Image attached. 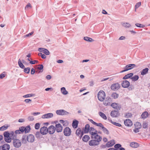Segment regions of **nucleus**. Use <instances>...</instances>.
Listing matches in <instances>:
<instances>
[{"mask_svg": "<svg viewBox=\"0 0 150 150\" xmlns=\"http://www.w3.org/2000/svg\"><path fill=\"white\" fill-rule=\"evenodd\" d=\"M122 146L121 145L119 144H115L114 146V147L115 149H118L119 148H120Z\"/></svg>", "mask_w": 150, "mask_h": 150, "instance_id": "obj_55", "label": "nucleus"}, {"mask_svg": "<svg viewBox=\"0 0 150 150\" xmlns=\"http://www.w3.org/2000/svg\"><path fill=\"white\" fill-rule=\"evenodd\" d=\"M41 133L40 131V132H36L35 134V136L37 138H40L41 136H42L41 135Z\"/></svg>", "mask_w": 150, "mask_h": 150, "instance_id": "obj_45", "label": "nucleus"}, {"mask_svg": "<svg viewBox=\"0 0 150 150\" xmlns=\"http://www.w3.org/2000/svg\"><path fill=\"white\" fill-rule=\"evenodd\" d=\"M61 93L64 95H66L68 93V92L66 90V88L64 87H63L61 88Z\"/></svg>", "mask_w": 150, "mask_h": 150, "instance_id": "obj_30", "label": "nucleus"}, {"mask_svg": "<svg viewBox=\"0 0 150 150\" xmlns=\"http://www.w3.org/2000/svg\"><path fill=\"white\" fill-rule=\"evenodd\" d=\"M141 5V2H138L135 5V9L136 10V9L137 8Z\"/></svg>", "mask_w": 150, "mask_h": 150, "instance_id": "obj_54", "label": "nucleus"}, {"mask_svg": "<svg viewBox=\"0 0 150 150\" xmlns=\"http://www.w3.org/2000/svg\"><path fill=\"white\" fill-rule=\"evenodd\" d=\"M8 127V126L7 125H5L0 127V131H3L6 130Z\"/></svg>", "mask_w": 150, "mask_h": 150, "instance_id": "obj_38", "label": "nucleus"}, {"mask_svg": "<svg viewBox=\"0 0 150 150\" xmlns=\"http://www.w3.org/2000/svg\"><path fill=\"white\" fill-rule=\"evenodd\" d=\"M105 94L103 90H100L98 93V100L101 101H103L105 98Z\"/></svg>", "mask_w": 150, "mask_h": 150, "instance_id": "obj_1", "label": "nucleus"}, {"mask_svg": "<svg viewBox=\"0 0 150 150\" xmlns=\"http://www.w3.org/2000/svg\"><path fill=\"white\" fill-rule=\"evenodd\" d=\"M122 25L125 28H129L131 26V25L128 23H122Z\"/></svg>", "mask_w": 150, "mask_h": 150, "instance_id": "obj_33", "label": "nucleus"}, {"mask_svg": "<svg viewBox=\"0 0 150 150\" xmlns=\"http://www.w3.org/2000/svg\"><path fill=\"white\" fill-rule=\"evenodd\" d=\"M46 55H49L50 54V52L47 49H45L43 52Z\"/></svg>", "mask_w": 150, "mask_h": 150, "instance_id": "obj_59", "label": "nucleus"}, {"mask_svg": "<svg viewBox=\"0 0 150 150\" xmlns=\"http://www.w3.org/2000/svg\"><path fill=\"white\" fill-rule=\"evenodd\" d=\"M24 71L26 74H29L30 70V67H27L26 68H24Z\"/></svg>", "mask_w": 150, "mask_h": 150, "instance_id": "obj_46", "label": "nucleus"}, {"mask_svg": "<svg viewBox=\"0 0 150 150\" xmlns=\"http://www.w3.org/2000/svg\"><path fill=\"white\" fill-rule=\"evenodd\" d=\"M110 105L112 108L116 109L117 110H120L121 108L120 105L115 103H112Z\"/></svg>", "mask_w": 150, "mask_h": 150, "instance_id": "obj_12", "label": "nucleus"}, {"mask_svg": "<svg viewBox=\"0 0 150 150\" xmlns=\"http://www.w3.org/2000/svg\"><path fill=\"white\" fill-rule=\"evenodd\" d=\"M41 134L42 135H45L48 132V128L47 127L43 126L40 129Z\"/></svg>", "mask_w": 150, "mask_h": 150, "instance_id": "obj_10", "label": "nucleus"}, {"mask_svg": "<svg viewBox=\"0 0 150 150\" xmlns=\"http://www.w3.org/2000/svg\"><path fill=\"white\" fill-rule=\"evenodd\" d=\"M56 112L57 115H67L69 114L68 112L63 109L57 110Z\"/></svg>", "mask_w": 150, "mask_h": 150, "instance_id": "obj_5", "label": "nucleus"}, {"mask_svg": "<svg viewBox=\"0 0 150 150\" xmlns=\"http://www.w3.org/2000/svg\"><path fill=\"white\" fill-rule=\"evenodd\" d=\"M115 143L113 140H111L108 142L106 144V146L107 147H110L112 146Z\"/></svg>", "mask_w": 150, "mask_h": 150, "instance_id": "obj_21", "label": "nucleus"}, {"mask_svg": "<svg viewBox=\"0 0 150 150\" xmlns=\"http://www.w3.org/2000/svg\"><path fill=\"white\" fill-rule=\"evenodd\" d=\"M120 87V84L119 83H116L112 84L111 86V88L112 90L115 91L118 90Z\"/></svg>", "mask_w": 150, "mask_h": 150, "instance_id": "obj_9", "label": "nucleus"}, {"mask_svg": "<svg viewBox=\"0 0 150 150\" xmlns=\"http://www.w3.org/2000/svg\"><path fill=\"white\" fill-rule=\"evenodd\" d=\"M55 131V128L53 125H51L48 128V132L50 134H53Z\"/></svg>", "mask_w": 150, "mask_h": 150, "instance_id": "obj_13", "label": "nucleus"}, {"mask_svg": "<svg viewBox=\"0 0 150 150\" xmlns=\"http://www.w3.org/2000/svg\"><path fill=\"white\" fill-rule=\"evenodd\" d=\"M27 136L25 135H23L22 139V143L25 144L26 143L27 141Z\"/></svg>", "mask_w": 150, "mask_h": 150, "instance_id": "obj_31", "label": "nucleus"}, {"mask_svg": "<svg viewBox=\"0 0 150 150\" xmlns=\"http://www.w3.org/2000/svg\"><path fill=\"white\" fill-rule=\"evenodd\" d=\"M111 96L114 99H115L117 98L118 97L119 95L116 93H112V94Z\"/></svg>", "mask_w": 150, "mask_h": 150, "instance_id": "obj_42", "label": "nucleus"}, {"mask_svg": "<svg viewBox=\"0 0 150 150\" xmlns=\"http://www.w3.org/2000/svg\"><path fill=\"white\" fill-rule=\"evenodd\" d=\"M10 149V145L7 144H4L0 147V149L2 150H9Z\"/></svg>", "mask_w": 150, "mask_h": 150, "instance_id": "obj_19", "label": "nucleus"}, {"mask_svg": "<svg viewBox=\"0 0 150 150\" xmlns=\"http://www.w3.org/2000/svg\"><path fill=\"white\" fill-rule=\"evenodd\" d=\"M89 144L90 146H95L98 145L100 144L99 141L92 139L89 142Z\"/></svg>", "mask_w": 150, "mask_h": 150, "instance_id": "obj_8", "label": "nucleus"}, {"mask_svg": "<svg viewBox=\"0 0 150 150\" xmlns=\"http://www.w3.org/2000/svg\"><path fill=\"white\" fill-rule=\"evenodd\" d=\"M10 136L11 139H16L15 138L16 137V134L13 131H12L10 133Z\"/></svg>", "mask_w": 150, "mask_h": 150, "instance_id": "obj_35", "label": "nucleus"}, {"mask_svg": "<svg viewBox=\"0 0 150 150\" xmlns=\"http://www.w3.org/2000/svg\"><path fill=\"white\" fill-rule=\"evenodd\" d=\"M133 73H130L125 75L123 78V79H127L130 78H131L133 76Z\"/></svg>", "mask_w": 150, "mask_h": 150, "instance_id": "obj_23", "label": "nucleus"}, {"mask_svg": "<svg viewBox=\"0 0 150 150\" xmlns=\"http://www.w3.org/2000/svg\"><path fill=\"white\" fill-rule=\"evenodd\" d=\"M128 87V90L129 91L132 90L134 88V86L132 85H129V86Z\"/></svg>", "mask_w": 150, "mask_h": 150, "instance_id": "obj_58", "label": "nucleus"}, {"mask_svg": "<svg viewBox=\"0 0 150 150\" xmlns=\"http://www.w3.org/2000/svg\"><path fill=\"white\" fill-rule=\"evenodd\" d=\"M27 141L29 142H33L34 140V136L31 134H30L27 136Z\"/></svg>", "mask_w": 150, "mask_h": 150, "instance_id": "obj_18", "label": "nucleus"}, {"mask_svg": "<svg viewBox=\"0 0 150 150\" xmlns=\"http://www.w3.org/2000/svg\"><path fill=\"white\" fill-rule=\"evenodd\" d=\"M136 67V65L134 64H130L126 65L124 68V69L120 72L122 73L125 71L131 70Z\"/></svg>", "mask_w": 150, "mask_h": 150, "instance_id": "obj_2", "label": "nucleus"}, {"mask_svg": "<svg viewBox=\"0 0 150 150\" xmlns=\"http://www.w3.org/2000/svg\"><path fill=\"white\" fill-rule=\"evenodd\" d=\"M38 61L36 60L31 61L30 62V63L31 64H34L38 62Z\"/></svg>", "mask_w": 150, "mask_h": 150, "instance_id": "obj_56", "label": "nucleus"}, {"mask_svg": "<svg viewBox=\"0 0 150 150\" xmlns=\"http://www.w3.org/2000/svg\"><path fill=\"white\" fill-rule=\"evenodd\" d=\"M11 139L10 136H9L8 138L4 137L5 141L7 143H10L11 141Z\"/></svg>", "mask_w": 150, "mask_h": 150, "instance_id": "obj_44", "label": "nucleus"}, {"mask_svg": "<svg viewBox=\"0 0 150 150\" xmlns=\"http://www.w3.org/2000/svg\"><path fill=\"white\" fill-rule=\"evenodd\" d=\"M19 131H20L21 133H23V132H25L24 127H21L19 128Z\"/></svg>", "mask_w": 150, "mask_h": 150, "instance_id": "obj_51", "label": "nucleus"}, {"mask_svg": "<svg viewBox=\"0 0 150 150\" xmlns=\"http://www.w3.org/2000/svg\"><path fill=\"white\" fill-rule=\"evenodd\" d=\"M24 101L26 103H30L31 101V100L30 99H26Z\"/></svg>", "mask_w": 150, "mask_h": 150, "instance_id": "obj_63", "label": "nucleus"}, {"mask_svg": "<svg viewBox=\"0 0 150 150\" xmlns=\"http://www.w3.org/2000/svg\"><path fill=\"white\" fill-rule=\"evenodd\" d=\"M97 132V131L96 130L95 132H92L91 133V138L94 139L96 140L99 141V143H100L102 139V137L98 134Z\"/></svg>", "mask_w": 150, "mask_h": 150, "instance_id": "obj_3", "label": "nucleus"}, {"mask_svg": "<svg viewBox=\"0 0 150 150\" xmlns=\"http://www.w3.org/2000/svg\"><path fill=\"white\" fill-rule=\"evenodd\" d=\"M10 133L8 131H5L4 132L3 135L4 137L8 138L9 136H10Z\"/></svg>", "mask_w": 150, "mask_h": 150, "instance_id": "obj_40", "label": "nucleus"}, {"mask_svg": "<svg viewBox=\"0 0 150 150\" xmlns=\"http://www.w3.org/2000/svg\"><path fill=\"white\" fill-rule=\"evenodd\" d=\"M13 145L15 147L18 148L20 147L21 146V141L18 139H14L13 142Z\"/></svg>", "mask_w": 150, "mask_h": 150, "instance_id": "obj_4", "label": "nucleus"}, {"mask_svg": "<svg viewBox=\"0 0 150 150\" xmlns=\"http://www.w3.org/2000/svg\"><path fill=\"white\" fill-rule=\"evenodd\" d=\"M149 115L147 111L144 112L141 115L142 118L144 119L147 118Z\"/></svg>", "mask_w": 150, "mask_h": 150, "instance_id": "obj_26", "label": "nucleus"}, {"mask_svg": "<svg viewBox=\"0 0 150 150\" xmlns=\"http://www.w3.org/2000/svg\"><path fill=\"white\" fill-rule=\"evenodd\" d=\"M110 122L113 125L118 127H120L121 126V125L120 124L116 122L113 121H112V120H110Z\"/></svg>", "mask_w": 150, "mask_h": 150, "instance_id": "obj_41", "label": "nucleus"}, {"mask_svg": "<svg viewBox=\"0 0 150 150\" xmlns=\"http://www.w3.org/2000/svg\"><path fill=\"white\" fill-rule=\"evenodd\" d=\"M81 132V129L80 128H79L78 129H77L76 132V135L79 137V136L80 135V133Z\"/></svg>", "mask_w": 150, "mask_h": 150, "instance_id": "obj_43", "label": "nucleus"}, {"mask_svg": "<svg viewBox=\"0 0 150 150\" xmlns=\"http://www.w3.org/2000/svg\"><path fill=\"white\" fill-rule=\"evenodd\" d=\"M18 63L19 66L21 68L24 69L25 68V66L21 62L20 59H18Z\"/></svg>", "mask_w": 150, "mask_h": 150, "instance_id": "obj_36", "label": "nucleus"}, {"mask_svg": "<svg viewBox=\"0 0 150 150\" xmlns=\"http://www.w3.org/2000/svg\"><path fill=\"white\" fill-rule=\"evenodd\" d=\"M90 139L89 136L88 135H85L82 138V140L85 142H87Z\"/></svg>", "mask_w": 150, "mask_h": 150, "instance_id": "obj_25", "label": "nucleus"}, {"mask_svg": "<svg viewBox=\"0 0 150 150\" xmlns=\"http://www.w3.org/2000/svg\"><path fill=\"white\" fill-rule=\"evenodd\" d=\"M34 33V32L32 31L31 33L26 34L24 35V37H28L30 36L31 35H33Z\"/></svg>", "mask_w": 150, "mask_h": 150, "instance_id": "obj_57", "label": "nucleus"}, {"mask_svg": "<svg viewBox=\"0 0 150 150\" xmlns=\"http://www.w3.org/2000/svg\"><path fill=\"white\" fill-rule=\"evenodd\" d=\"M135 25L137 27L140 28H144L145 27V25H144L138 23H136Z\"/></svg>", "mask_w": 150, "mask_h": 150, "instance_id": "obj_53", "label": "nucleus"}, {"mask_svg": "<svg viewBox=\"0 0 150 150\" xmlns=\"http://www.w3.org/2000/svg\"><path fill=\"white\" fill-rule=\"evenodd\" d=\"M132 117V114L129 112L126 113L125 115V117L126 118H131Z\"/></svg>", "mask_w": 150, "mask_h": 150, "instance_id": "obj_49", "label": "nucleus"}, {"mask_svg": "<svg viewBox=\"0 0 150 150\" xmlns=\"http://www.w3.org/2000/svg\"><path fill=\"white\" fill-rule=\"evenodd\" d=\"M139 76L137 75H135L133 77H132L130 79L132 80L133 81H137L139 79Z\"/></svg>", "mask_w": 150, "mask_h": 150, "instance_id": "obj_34", "label": "nucleus"}, {"mask_svg": "<svg viewBox=\"0 0 150 150\" xmlns=\"http://www.w3.org/2000/svg\"><path fill=\"white\" fill-rule=\"evenodd\" d=\"M137 125L138 126H137V128H136L134 130V132L135 133H137L139 132V129H140L141 127L142 126L141 125V123L139 122H137L135 125V127H136V125Z\"/></svg>", "mask_w": 150, "mask_h": 150, "instance_id": "obj_22", "label": "nucleus"}, {"mask_svg": "<svg viewBox=\"0 0 150 150\" xmlns=\"http://www.w3.org/2000/svg\"><path fill=\"white\" fill-rule=\"evenodd\" d=\"M89 127L90 125L89 124H87L85 125L84 130V132L85 133H86L89 132Z\"/></svg>", "mask_w": 150, "mask_h": 150, "instance_id": "obj_29", "label": "nucleus"}, {"mask_svg": "<svg viewBox=\"0 0 150 150\" xmlns=\"http://www.w3.org/2000/svg\"><path fill=\"white\" fill-rule=\"evenodd\" d=\"M39 67H38V69L39 70H42L43 68V66L42 64H39L38 65Z\"/></svg>", "mask_w": 150, "mask_h": 150, "instance_id": "obj_61", "label": "nucleus"}, {"mask_svg": "<svg viewBox=\"0 0 150 150\" xmlns=\"http://www.w3.org/2000/svg\"><path fill=\"white\" fill-rule=\"evenodd\" d=\"M149 70V69L147 68L143 69L141 72V75H143L146 74L148 73Z\"/></svg>", "mask_w": 150, "mask_h": 150, "instance_id": "obj_28", "label": "nucleus"}, {"mask_svg": "<svg viewBox=\"0 0 150 150\" xmlns=\"http://www.w3.org/2000/svg\"><path fill=\"white\" fill-rule=\"evenodd\" d=\"M71 129L68 127H66L64 129L63 133L64 135L66 136H69L71 133Z\"/></svg>", "mask_w": 150, "mask_h": 150, "instance_id": "obj_6", "label": "nucleus"}, {"mask_svg": "<svg viewBox=\"0 0 150 150\" xmlns=\"http://www.w3.org/2000/svg\"><path fill=\"white\" fill-rule=\"evenodd\" d=\"M40 126V124L39 123H37L35 124V128L36 129H39Z\"/></svg>", "mask_w": 150, "mask_h": 150, "instance_id": "obj_48", "label": "nucleus"}, {"mask_svg": "<svg viewBox=\"0 0 150 150\" xmlns=\"http://www.w3.org/2000/svg\"><path fill=\"white\" fill-rule=\"evenodd\" d=\"M125 125L127 126L130 127L132 125V122L131 120L129 119L125 120L124 122Z\"/></svg>", "mask_w": 150, "mask_h": 150, "instance_id": "obj_16", "label": "nucleus"}, {"mask_svg": "<svg viewBox=\"0 0 150 150\" xmlns=\"http://www.w3.org/2000/svg\"><path fill=\"white\" fill-rule=\"evenodd\" d=\"M45 49L43 48H40L38 49V50L41 52H43Z\"/></svg>", "mask_w": 150, "mask_h": 150, "instance_id": "obj_64", "label": "nucleus"}, {"mask_svg": "<svg viewBox=\"0 0 150 150\" xmlns=\"http://www.w3.org/2000/svg\"><path fill=\"white\" fill-rule=\"evenodd\" d=\"M99 115L104 119L106 120L107 119V117L106 116L103 112H99Z\"/></svg>", "mask_w": 150, "mask_h": 150, "instance_id": "obj_32", "label": "nucleus"}, {"mask_svg": "<svg viewBox=\"0 0 150 150\" xmlns=\"http://www.w3.org/2000/svg\"><path fill=\"white\" fill-rule=\"evenodd\" d=\"M78 121L76 120H73L72 123V126L74 128H76L78 126Z\"/></svg>", "mask_w": 150, "mask_h": 150, "instance_id": "obj_24", "label": "nucleus"}, {"mask_svg": "<svg viewBox=\"0 0 150 150\" xmlns=\"http://www.w3.org/2000/svg\"><path fill=\"white\" fill-rule=\"evenodd\" d=\"M84 133V131L83 130H81V132L80 135L79 136V138L80 139H81L82 136H83V134Z\"/></svg>", "mask_w": 150, "mask_h": 150, "instance_id": "obj_60", "label": "nucleus"}, {"mask_svg": "<svg viewBox=\"0 0 150 150\" xmlns=\"http://www.w3.org/2000/svg\"><path fill=\"white\" fill-rule=\"evenodd\" d=\"M130 146L132 147L136 148L139 146V145L136 142H132L130 144Z\"/></svg>", "mask_w": 150, "mask_h": 150, "instance_id": "obj_27", "label": "nucleus"}, {"mask_svg": "<svg viewBox=\"0 0 150 150\" xmlns=\"http://www.w3.org/2000/svg\"><path fill=\"white\" fill-rule=\"evenodd\" d=\"M90 122L92 123L93 124L95 125L96 126H99V124H100V123H96V122H94L93 121V120H92L91 119L90 120Z\"/></svg>", "mask_w": 150, "mask_h": 150, "instance_id": "obj_47", "label": "nucleus"}, {"mask_svg": "<svg viewBox=\"0 0 150 150\" xmlns=\"http://www.w3.org/2000/svg\"><path fill=\"white\" fill-rule=\"evenodd\" d=\"M28 120L29 121H32L34 120L33 117L30 116L28 117Z\"/></svg>", "mask_w": 150, "mask_h": 150, "instance_id": "obj_62", "label": "nucleus"}, {"mask_svg": "<svg viewBox=\"0 0 150 150\" xmlns=\"http://www.w3.org/2000/svg\"><path fill=\"white\" fill-rule=\"evenodd\" d=\"M30 129L31 128L29 125H28L26 127H24L25 133H26L29 132H30Z\"/></svg>", "mask_w": 150, "mask_h": 150, "instance_id": "obj_37", "label": "nucleus"}, {"mask_svg": "<svg viewBox=\"0 0 150 150\" xmlns=\"http://www.w3.org/2000/svg\"><path fill=\"white\" fill-rule=\"evenodd\" d=\"M34 96V94H30L26 95L23 96V97L24 98H29L31 97H32Z\"/></svg>", "mask_w": 150, "mask_h": 150, "instance_id": "obj_52", "label": "nucleus"}, {"mask_svg": "<svg viewBox=\"0 0 150 150\" xmlns=\"http://www.w3.org/2000/svg\"><path fill=\"white\" fill-rule=\"evenodd\" d=\"M53 115L52 113H50L43 115L42 117V118H49L53 117Z\"/></svg>", "mask_w": 150, "mask_h": 150, "instance_id": "obj_20", "label": "nucleus"}, {"mask_svg": "<svg viewBox=\"0 0 150 150\" xmlns=\"http://www.w3.org/2000/svg\"><path fill=\"white\" fill-rule=\"evenodd\" d=\"M98 127H100L101 128V129L102 130L104 133H105L107 135L109 134V132L107 128L104 127L103 125L101 123H100L99 124V126Z\"/></svg>", "mask_w": 150, "mask_h": 150, "instance_id": "obj_17", "label": "nucleus"}, {"mask_svg": "<svg viewBox=\"0 0 150 150\" xmlns=\"http://www.w3.org/2000/svg\"><path fill=\"white\" fill-rule=\"evenodd\" d=\"M55 130H56L57 132H60L62 131L63 127L60 123L56 124L55 125Z\"/></svg>", "mask_w": 150, "mask_h": 150, "instance_id": "obj_14", "label": "nucleus"}, {"mask_svg": "<svg viewBox=\"0 0 150 150\" xmlns=\"http://www.w3.org/2000/svg\"><path fill=\"white\" fill-rule=\"evenodd\" d=\"M84 40L86 41H88L89 42H92L93 41V40L92 39L88 37H84Z\"/></svg>", "mask_w": 150, "mask_h": 150, "instance_id": "obj_39", "label": "nucleus"}, {"mask_svg": "<svg viewBox=\"0 0 150 150\" xmlns=\"http://www.w3.org/2000/svg\"><path fill=\"white\" fill-rule=\"evenodd\" d=\"M120 115L119 112L118 110H112L110 113V115L111 116L113 117H117Z\"/></svg>", "mask_w": 150, "mask_h": 150, "instance_id": "obj_11", "label": "nucleus"}, {"mask_svg": "<svg viewBox=\"0 0 150 150\" xmlns=\"http://www.w3.org/2000/svg\"><path fill=\"white\" fill-rule=\"evenodd\" d=\"M129 82L127 80H124L122 81L121 85L124 88H127L129 86Z\"/></svg>", "mask_w": 150, "mask_h": 150, "instance_id": "obj_15", "label": "nucleus"}, {"mask_svg": "<svg viewBox=\"0 0 150 150\" xmlns=\"http://www.w3.org/2000/svg\"><path fill=\"white\" fill-rule=\"evenodd\" d=\"M103 102V104L105 106L110 105V103L112 101V99L110 97L105 98Z\"/></svg>", "mask_w": 150, "mask_h": 150, "instance_id": "obj_7", "label": "nucleus"}, {"mask_svg": "<svg viewBox=\"0 0 150 150\" xmlns=\"http://www.w3.org/2000/svg\"><path fill=\"white\" fill-rule=\"evenodd\" d=\"M148 124L146 122H144L142 125V127L144 129H146L148 127Z\"/></svg>", "mask_w": 150, "mask_h": 150, "instance_id": "obj_50", "label": "nucleus"}]
</instances>
